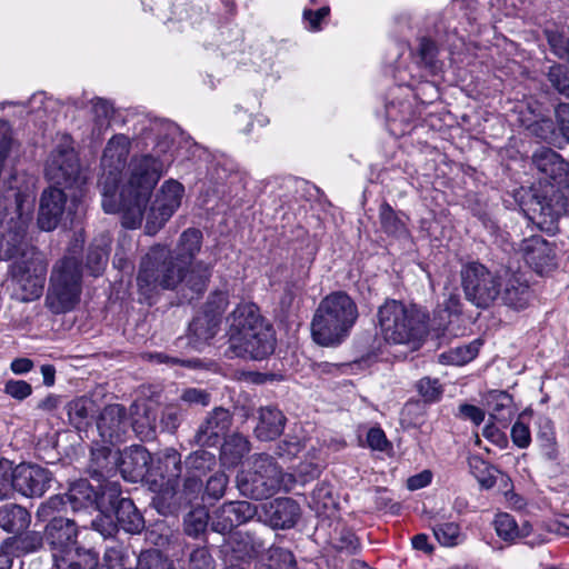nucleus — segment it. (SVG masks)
<instances>
[{
	"mask_svg": "<svg viewBox=\"0 0 569 569\" xmlns=\"http://www.w3.org/2000/svg\"><path fill=\"white\" fill-rule=\"evenodd\" d=\"M174 126L168 121L150 120L143 128V138L157 139L153 154L133 157L129 163V178L122 188L126 208L127 227L134 229L140 226L151 193L164 172V167L172 161L169 153L172 146L171 133Z\"/></svg>",
	"mask_w": 569,
	"mask_h": 569,
	"instance_id": "obj_1",
	"label": "nucleus"
},
{
	"mask_svg": "<svg viewBox=\"0 0 569 569\" xmlns=\"http://www.w3.org/2000/svg\"><path fill=\"white\" fill-rule=\"evenodd\" d=\"M201 247L202 232L196 228H189L180 234L174 251L162 244L151 247L139 266V292L150 298L158 288L176 289L183 279V271L193 263Z\"/></svg>",
	"mask_w": 569,
	"mask_h": 569,
	"instance_id": "obj_2",
	"label": "nucleus"
},
{
	"mask_svg": "<svg viewBox=\"0 0 569 569\" xmlns=\"http://www.w3.org/2000/svg\"><path fill=\"white\" fill-rule=\"evenodd\" d=\"M532 163L550 183L536 196L533 211L542 218L539 223L553 222L569 212V163L558 152L545 147L535 151Z\"/></svg>",
	"mask_w": 569,
	"mask_h": 569,
	"instance_id": "obj_3",
	"label": "nucleus"
},
{
	"mask_svg": "<svg viewBox=\"0 0 569 569\" xmlns=\"http://www.w3.org/2000/svg\"><path fill=\"white\" fill-rule=\"evenodd\" d=\"M358 308L349 295L336 291L325 297L311 321V335L322 347H336L350 335L358 319Z\"/></svg>",
	"mask_w": 569,
	"mask_h": 569,
	"instance_id": "obj_4",
	"label": "nucleus"
},
{
	"mask_svg": "<svg viewBox=\"0 0 569 569\" xmlns=\"http://www.w3.org/2000/svg\"><path fill=\"white\" fill-rule=\"evenodd\" d=\"M378 322L385 340L396 345L420 340L427 331L426 315L398 300H387L379 308Z\"/></svg>",
	"mask_w": 569,
	"mask_h": 569,
	"instance_id": "obj_5",
	"label": "nucleus"
},
{
	"mask_svg": "<svg viewBox=\"0 0 569 569\" xmlns=\"http://www.w3.org/2000/svg\"><path fill=\"white\" fill-rule=\"evenodd\" d=\"M149 462L150 455L142 446H131L121 455L103 447L91 452L89 472L101 480L119 471L124 480L138 482L147 475Z\"/></svg>",
	"mask_w": 569,
	"mask_h": 569,
	"instance_id": "obj_6",
	"label": "nucleus"
},
{
	"mask_svg": "<svg viewBox=\"0 0 569 569\" xmlns=\"http://www.w3.org/2000/svg\"><path fill=\"white\" fill-rule=\"evenodd\" d=\"M82 290L81 262L66 256L53 266L47 295V306L54 313L71 310L79 301Z\"/></svg>",
	"mask_w": 569,
	"mask_h": 569,
	"instance_id": "obj_7",
	"label": "nucleus"
},
{
	"mask_svg": "<svg viewBox=\"0 0 569 569\" xmlns=\"http://www.w3.org/2000/svg\"><path fill=\"white\" fill-rule=\"evenodd\" d=\"M283 476L281 468L271 456L260 453L253 457L249 470L238 473L237 487L244 497L254 500L267 499L281 488Z\"/></svg>",
	"mask_w": 569,
	"mask_h": 569,
	"instance_id": "obj_8",
	"label": "nucleus"
},
{
	"mask_svg": "<svg viewBox=\"0 0 569 569\" xmlns=\"http://www.w3.org/2000/svg\"><path fill=\"white\" fill-rule=\"evenodd\" d=\"M461 288L466 300L480 309L490 308L500 297L502 278L485 264L472 261L460 270Z\"/></svg>",
	"mask_w": 569,
	"mask_h": 569,
	"instance_id": "obj_9",
	"label": "nucleus"
},
{
	"mask_svg": "<svg viewBox=\"0 0 569 569\" xmlns=\"http://www.w3.org/2000/svg\"><path fill=\"white\" fill-rule=\"evenodd\" d=\"M46 177L51 187L81 192L86 178L81 173L78 156L68 140L59 143L46 162Z\"/></svg>",
	"mask_w": 569,
	"mask_h": 569,
	"instance_id": "obj_10",
	"label": "nucleus"
},
{
	"mask_svg": "<svg viewBox=\"0 0 569 569\" xmlns=\"http://www.w3.org/2000/svg\"><path fill=\"white\" fill-rule=\"evenodd\" d=\"M48 263L43 253L33 247L28 248L11 267V274L21 290L22 301L38 299L43 291Z\"/></svg>",
	"mask_w": 569,
	"mask_h": 569,
	"instance_id": "obj_11",
	"label": "nucleus"
},
{
	"mask_svg": "<svg viewBox=\"0 0 569 569\" xmlns=\"http://www.w3.org/2000/svg\"><path fill=\"white\" fill-rule=\"evenodd\" d=\"M78 193L73 191L70 194V204L67 206L68 196L63 189L49 187L43 190L38 213L39 228L43 231H51L58 227L64 217H70V220H72V216L77 213Z\"/></svg>",
	"mask_w": 569,
	"mask_h": 569,
	"instance_id": "obj_12",
	"label": "nucleus"
},
{
	"mask_svg": "<svg viewBox=\"0 0 569 569\" xmlns=\"http://www.w3.org/2000/svg\"><path fill=\"white\" fill-rule=\"evenodd\" d=\"M183 194L184 188L177 180H168L161 186L147 213L148 234L157 233L164 226L180 207Z\"/></svg>",
	"mask_w": 569,
	"mask_h": 569,
	"instance_id": "obj_13",
	"label": "nucleus"
},
{
	"mask_svg": "<svg viewBox=\"0 0 569 569\" xmlns=\"http://www.w3.org/2000/svg\"><path fill=\"white\" fill-rule=\"evenodd\" d=\"M276 338L270 323L262 320L241 336L240 341L229 342V349L237 357L261 360L274 351Z\"/></svg>",
	"mask_w": 569,
	"mask_h": 569,
	"instance_id": "obj_14",
	"label": "nucleus"
},
{
	"mask_svg": "<svg viewBox=\"0 0 569 569\" xmlns=\"http://www.w3.org/2000/svg\"><path fill=\"white\" fill-rule=\"evenodd\" d=\"M302 510L290 497H278L258 506V521L273 530H288L300 520Z\"/></svg>",
	"mask_w": 569,
	"mask_h": 569,
	"instance_id": "obj_15",
	"label": "nucleus"
},
{
	"mask_svg": "<svg viewBox=\"0 0 569 569\" xmlns=\"http://www.w3.org/2000/svg\"><path fill=\"white\" fill-rule=\"evenodd\" d=\"M253 518L258 519L257 505L247 500L228 501L213 511L210 526L213 531L226 535Z\"/></svg>",
	"mask_w": 569,
	"mask_h": 569,
	"instance_id": "obj_16",
	"label": "nucleus"
},
{
	"mask_svg": "<svg viewBox=\"0 0 569 569\" xmlns=\"http://www.w3.org/2000/svg\"><path fill=\"white\" fill-rule=\"evenodd\" d=\"M46 535L53 549V562H56L57 555L71 553L72 557H78L86 550L76 546L78 530L73 520L62 517L52 518L46 527Z\"/></svg>",
	"mask_w": 569,
	"mask_h": 569,
	"instance_id": "obj_17",
	"label": "nucleus"
},
{
	"mask_svg": "<svg viewBox=\"0 0 569 569\" xmlns=\"http://www.w3.org/2000/svg\"><path fill=\"white\" fill-rule=\"evenodd\" d=\"M52 473L34 463H19L16 466L17 492L27 498H40L51 486Z\"/></svg>",
	"mask_w": 569,
	"mask_h": 569,
	"instance_id": "obj_18",
	"label": "nucleus"
},
{
	"mask_svg": "<svg viewBox=\"0 0 569 569\" xmlns=\"http://www.w3.org/2000/svg\"><path fill=\"white\" fill-rule=\"evenodd\" d=\"M232 425L231 412L223 407L213 408L199 425L193 442L201 447H213L226 438Z\"/></svg>",
	"mask_w": 569,
	"mask_h": 569,
	"instance_id": "obj_19",
	"label": "nucleus"
},
{
	"mask_svg": "<svg viewBox=\"0 0 569 569\" xmlns=\"http://www.w3.org/2000/svg\"><path fill=\"white\" fill-rule=\"evenodd\" d=\"M129 427L127 410L118 403L104 407L97 421L99 435L110 445L121 442Z\"/></svg>",
	"mask_w": 569,
	"mask_h": 569,
	"instance_id": "obj_20",
	"label": "nucleus"
},
{
	"mask_svg": "<svg viewBox=\"0 0 569 569\" xmlns=\"http://www.w3.org/2000/svg\"><path fill=\"white\" fill-rule=\"evenodd\" d=\"M526 262L537 272L545 273L556 267L553 247L541 236L523 239L520 246Z\"/></svg>",
	"mask_w": 569,
	"mask_h": 569,
	"instance_id": "obj_21",
	"label": "nucleus"
},
{
	"mask_svg": "<svg viewBox=\"0 0 569 569\" xmlns=\"http://www.w3.org/2000/svg\"><path fill=\"white\" fill-rule=\"evenodd\" d=\"M130 152V140L124 134L113 136L107 143L102 158L101 168L103 178H121Z\"/></svg>",
	"mask_w": 569,
	"mask_h": 569,
	"instance_id": "obj_22",
	"label": "nucleus"
},
{
	"mask_svg": "<svg viewBox=\"0 0 569 569\" xmlns=\"http://www.w3.org/2000/svg\"><path fill=\"white\" fill-rule=\"evenodd\" d=\"M264 318L256 303L241 302L228 316V342L240 341L241 336L253 329Z\"/></svg>",
	"mask_w": 569,
	"mask_h": 569,
	"instance_id": "obj_23",
	"label": "nucleus"
},
{
	"mask_svg": "<svg viewBox=\"0 0 569 569\" xmlns=\"http://www.w3.org/2000/svg\"><path fill=\"white\" fill-rule=\"evenodd\" d=\"M261 548L249 533H233L224 546L226 563H243L254 558Z\"/></svg>",
	"mask_w": 569,
	"mask_h": 569,
	"instance_id": "obj_24",
	"label": "nucleus"
},
{
	"mask_svg": "<svg viewBox=\"0 0 569 569\" xmlns=\"http://www.w3.org/2000/svg\"><path fill=\"white\" fill-rule=\"evenodd\" d=\"M483 406L489 416L506 427L513 417L516 409L512 397L501 390H490L483 397Z\"/></svg>",
	"mask_w": 569,
	"mask_h": 569,
	"instance_id": "obj_25",
	"label": "nucleus"
},
{
	"mask_svg": "<svg viewBox=\"0 0 569 569\" xmlns=\"http://www.w3.org/2000/svg\"><path fill=\"white\" fill-rule=\"evenodd\" d=\"M286 417L271 406L259 410V421L254 428L256 437L261 441H271L279 437L284 428Z\"/></svg>",
	"mask_w": 569,
	"mask_h": 569,
	"instance_id": "obj_26",
	"label": "nucleus"
},
{
	"mask_svg": "<svg viewBox=\"0 0 569 569\" xmlns=\"http://www.w3.org/2000/svg\"><path fill=\"white\" fill-rule=\"evenodd\" d=\"M530 297L529 286L516 274H510L507 280H502L498 300L505 306L517 310L525 309L529 303Z\"/></svg>",
	"mask_w": 569,
	"mask_h": 569,
	"instance_id": "obj_27",
	"label": "nucleus"
},
{
	"mask_svg": "<svg viewBox=\"0 0 569 569\" xmlns=\"http://www.w3.org/2000/svg\"><path fill=\"white\" fill-rule=\"evenodd\" d=\"M66 498L72 511L98 509V492L88 480L80 479L71 483Z\"/></svg>",
	"mask_w": 569,
	"mask_h": 569,
	"instance_id": "obj_28",
	"label": "nucleus"
},
{
	"mask_svg": "<svg viewBox=\"0 0 569 569\" xmlns=\"http://www.w3.org/2000/svg\"><path fill=\"white\" fill-rule=\"evenodd\" d=\"M31 513L17 503H7L0 508V527L9 533H20L29 528Z\"/></svg>",
	"mask_w": 569,
	"mask_h": 569,
	"instance_id": "obj_29",
	"label": "nucleus"
},
{
	"mask_svg": "<svg viewBox=\"0 0 569 569\" xmlns=\"http://www.w3.org/2000/svg\"><path fill=\"white\" fill-rule=\"evenodd\" d=\"M214 262V260L208 262L204 260H198L191 263V266L187 267L183 271V279L181 282H184L186 287L192 292L197 295L203 293L212 276Z\"/></svg>",
	"mask_w": 569,
	"mask_h": 569,
	"instance_id": "obj_30",
	"label": "nucleus"
},
{
	"mask_svg": "<svg viewBox=\"0 0 569 569\" xmlns=\"http://www.w3.org/2000/svg\"><path fill=\"white\" fill-rule=\"evenodd\" d=\"M112 511L117 518L118 527L126 532L136 535L144 528V519L131 499L120 500Z\"/></svg>",
	"mask_w": 569,
	"mask_h": 569,
	"instance_id": "obj_31",
	"label": "nucleus"
},
{
	"mask_svg": "<svg viewBox=\"0 0 569 569\" xmlns=\"http://www.w3.org/2000/svg\"><path fill=\"white\" fill-rule=\"evenodd\" d=\"M69 422L78 430L89 427L96 413V403L87 397H79L66 406Z\"/></svg>",
	"mask_w": 569,
	"mask_h": 569,
	"instance_id": "obj_32",
	"label": "nucleus"
},
{
	"mask_svg": "<svg viewBox=\"0 0 569 569\" xmlns=\"http://www.w3.org/2000/svg\"><path fill=\"white\" fill-rule=\"evenodd\" d=\"M220 319L214 316L200 313L193 318L189 325V337L194 346L199 349L201 345L211 340L218 332Z\"/></svg>",
	"mask_w": 569,
	"mask_h": 569,
	"instance_id": "obj_33",
	"label": "nucleus"
},
{
	"mask_svg": "<svg viewBox=\"0 0 569 569\" xmlns=\"http://www.w3.org/2000/svg\"><path fill=\"white\" fill-rule=\"evenodd\" d=\"M110 241L107 237L96 238L88 248L86 267L91 276L99 277L109 260Z\"/></svg>",
	"mask_w": 569,
	"mask_h": 569,
	"instance_id": "obj_34",
	"label": "nucleus"
},
{
	"mask_svg": "<svg viewBox=\"0 0 569 569\" xmlns=\"http://www.w3.org/2000/svg\"><path fill=\"white\" fill-rule=\"evenodd\" d=\"M120 179L117 178H103L101 177L99 180V188L101 189V196H102V208L104 212L107 213H116L118 211H122L123 213V226L127 227V217H126V208H124V201L122 197V192L120 193V197L118 198V187H119Z\"/></svg>",
	"mask_w": 569,
	"mask_h": 569,
	"instance_id": "obj_35",
	"label": "nucleus"
},
{
	"mask_svg": "<svg viewBox=\"0 0 569 569\" xmlns=\"http://www.w3.org/2000/svg\"><path fill=\"white\" fill-rule=\"evenodd\" d=\"M43 538L38 531H22L7 538L2 542V550L14 553H29L38 550L42 546Z\"/></svg>",
	"mask_w": 569,
	"mask_h": 569,
	"instance_id": "obj_36",
	"label": "nucleus"
},
{
	"mask_svg": "<svg viewBox=\"0 0 569 569\" xmlns=\"http://www.w3.org/2000/svg\"><path fill=\"white\" fill-rule=\"evenodd\" d=\"M537 442L546 459L553 461L559 457V446L553 422L549 418H539Z\"/></svg>",
	"mask_w": 569,
	"mask_h": 569,
	"instance_id": "obj_37",
	"label": "nucleus"
},
{
	"mask_svg": "<svg viewBox=\"0 0 569 569\" xmlns=\"http://www.w3.org/2000/svg\"><path fill=\"white\" fill-rule=\"evenodd\" d=\"M468 465L471 475L476 478L482 489H491L496 485L498 476H501L502 479L509 480L508 477L502 475L495 466L485 461L479 456L470 457L468 459Z\"/></svg>",
	"mask_w": 569,
	"mask_h": 569,
	"instance_id": "obj_38",
	"label": "nucleus"
},
{
	"mask_svg": "<svg viewBox=\"0 0 569 569\" xmlns=\"http://www.w3.org/2000/svg\"><path fill=\"white\" fill-rule=\"evenodd\" d=\"M462 312V303L458 293H450L445 301L443 309L435 311L431 320V327L441 331L442 335L449 329L450 317L459 316Z\"/></svg>",
	"mask_w": 569,
	"mask_h": 569,
	"instance_id": "obj_39",
	"label": "nucleus"
},
{
	"mask_svg": "<svg viewBox=\"0 0 569 569\" xmlns=\"http://www.w3.org/2000/svg\"><path fill=\"white\" fill-rule=\"evenodd\" d=\"M250 451V442L241 433L234 432L224 439L221 458L229 465H237Z\"/></svg>",
	"mask_w": 569,
	"mask_h": 569,
	"instance_id": "obj_40",
	"label": "nucleus"
},
{
	"mask_svg": "<svg viewBox=\"0 0 569 569\" xmlns=\"http://www.w3.org/2000/svg\"><path fill=\"white\" fill-rule=\"evenodd\" d=\"M481 342L476 340L469 345L457 346L439 355V362L443 365L462 366L475 359Z\"/></svg>",
	"mask_w": 569,
	"mask_h": 569,
	"instance_id": "obj_41",
	"label": "nucleus"
},
{
	"mask_svg": "<svg viewBox=\"0 0 569 569\" xmlns=\"http://www.w3.org/2000/svg\"><path fill=\"white\" fill-rule=\"evenodd\" d=\"M53 565L56 569H96L98 553L89 549L82 551L78 557H72L71 553L67 556L57 555Z\"/></svg>",
	"mask_w": 569,
	"mask_h": 569,
	"instance_id": "obj_42",
	"label": "nucleus"
},
{
	"mask_svg": "<svg viewBox=\"0 0 569 569\" xmlns=\"http://www.w3.org/2000/svg\"><path fill=\"white\" fill-rule=\"evenodd\" d=\"M209 520H211V517L206 507L198 506L184 516V532L189 537L198 538L206 532Z\"/></svg>",
	"mask_w": 569,
	"mask_h": 569,
	"instance_id": "obj_43",
	"label": "nucleus"
},
{
	"mask_svg": "<svg viewBox=\"0 0 569 569\" xmlns=\"http://www.w3.org/2000/svg\"><path fill=\"white\" fill-rule=\"evenodd\" d=\"M257 569H297L293 553L289 549L272 546L268 549L266 562Z\"/></svg>",
	"mask_w": 569,
	"mask_h": 569,
	"instance_id": "obj_44",
	"label": "nucleus"
},
{
	"mask_svg": "<svg viewBox=\"0 0 569 569\" xmlns=\"http://www.w3.org/2000/svg\"><path fill=\"white\" fill-rule=\"evenodd\" d=\"M379 220L382 230L388 234L400 237L407 232L405 222L388 202L380 204Z\"/></svg>",
	"mask_w": 569,
	"mask_h": 569,
	"instance_id": "obj_45",
	"label": "nucleus"
},
{
	"mask_svg": "<svg viewBox=\"0 0 569 569\" xmlns=\"http://www.w3.org/2000/svg\"><path fill=\"white\" fill-rule=\"evenodd\" d=\"M184 465L188 473L203 476L214 467L216 457L206 450H197L186 458Z\"/></svg>",
	"mask_w": 569,
	"mask_h": 569,
	"instance_id": "obj_46",
	"label": "nucleus"
},
{
	"mask_svg": "<svg viewBox=\"0 0 569 569\" xmlns=\"http://www.w3.org/2000/svg\"><path fill=\"white\" fill-rule=\"evenodd\" d=\"M104 479L98 480L100 482L101 492L98 493V509H108L113 510L120 500L124 498L121 497V487L117 481H109Z\"/></svg>",
	"mask_w": 569,
	"mask_h": 569,
	"instance_id": "obj_47",
	"label": "nucleus"
},
{
	"mask_svg": "<svg viewBox=\"0 0 569 569\" xmlns=\"http://www.w3.org/2000/svg\"><path fill=\"white\" fill-rule=\"evenodd\" d=\"M17 492L16 466L8 460L0 461V500L10 499Z\"/></svg>",
	"mask_w": 569,
	"mask_h": 569,
	"instance_id": "obj_48",
	"label": "nucleus"
},
{
	"mask_svg": "<svg viewBox=\"0 0 569 569\" xmlns=\"http://www.w3.org/2000/svg\"><path fill=\"white\" fill-rule=\"evenodd\" d=\"M437 56L438 48L436 43L430 39L422 38L418 48V57L420 59V63L432 73H436L441 69V63L437 59Z\"/></svg>",
	"mask_w": 569,
	"mask_h": 569,
	"instance_id": "obj_49",
	"label": "nucleus"
},
{
	"mask_svg": "<svg viewBox=\"0 0 569 569\" xmlns=\"http://www.w3.org/2000/svg\"><path fill=\"white\" fill-rule=\"evenodd\" d=\"M436 539L445 547H453L461 542L460 528L455 522L438 523L433 527Z\"/></svg>",
	"mask_w": 569,
	"mask_h": 569,
	"instance_id": "obj_50",
	"label": "nucleus"
},
{
	"mask_svg": "<svg viewBox=\"0 0 569 569\" xmlns=\"http://www.w3.org/2000/svg\"><path fill=\"white\" fill-rule=\"evenodd\" d=\"M550 86L560 94L569 98V67L553 64L547 73Z\"/></svg>",
	"mask_w": 569,
	"mask_h": 569,
	"instance_id": "obj_51",
	"label": "nucleus"
},
{
	"mask_svg": "<svg viewBox=\"0 0 569 569\" xmlns=\"http://www.w3.org/2000/svg\"><path fill=\"white\" fill-rule=\"evenodd\" d=\"M333 548L339 553L352 556L359 552L361 549L358 537L350 529H341L332 542Z\"/></svg>",
	"mask_w": 569,
	"mask_h": 569,
	"instance_id": "obj_52",
	"label": "nucleus"
},
{
	"mask_svg": "<svg viewBox=\"0 0 569 569\" xmlns=\"http://www.w3.org/2000/svg\"><path fill=\"white\" fill-rule=\"evenodd\" d=\"M545 34L551 51L558 58L569 61V34L553 29L546 30Z\"/></svg>",
	"mask_w": 569,
	"mask_h": 569,
	"instance_id": "obj_53",
	"label": "nucleus"
},
{
	"mask_svg": "<svg viewBox=\"0 0 569 569\" xmlns=\"http://www.w3.org/2000/svg\"><path fill=\"white\" fill-rule=\"evenodd\" d=\"M495 529L497 535L506 540L513 541L518 539V523L509 513H499L495 518Z\"/></svg>",
	"mask_w": 569,
	"mask_h": 569,
	"instance_id": "obj_54",
	"label": "nucleus"
},
{
	"mask_svg": "<svg viewBox=\"0 0 569 569\" xmlns=\"http://www.w3.org/2000/svg\"><path fill=\"white\" fill-rule=\"evenodd\" d=\"M416 387L426 402L439 401L443 393V388L437 378L423 377L417 382Z\"/></svg>",
	"mask_w": 569,
	"mask_h": 569,
	"instance_id": "obj_55",
	"label": "nucleus"
},
{
	"mask_svg": "<svg viewBox=\"0 0 569 569\" xmlns=\"http://www.w3.org/2000/svg\"><path fill=\"white\" fill-rule=\"evenodd\" d=\"M211 393L201 388L189 387L182 389L179 399L190 407H208L211 402Z\"/></svg>",
	"mask_w": 569,
	"mask_h": 569,
	"instance_id": "obj_56",
	"label": "nucleus"
},
{
	"mask_svg": "<svg viewBox=\"0 0 569 569\" xmlns=\"http://www.w3.org/2000/svg\"><path fill=\"white\" fill-rule=\"evenodd\" d=\"M98 516L91 521L93 530L99 532L103 538L113 537L118 530V523L112 519L111 515L104 512V509H98Z\"/></svg>",
	"mask_w": 569,
	"mask_h": 569,
	"instance_id": "obj_57",
	"label": "nucleus"
},
{
	"mask_svg": "<svg viewBox=\"0 0 569 569\" xmlns=\"http://www.w3.org/2000/svg\"><path fill=\"white\" fill-rule=\"evenodd\" d=\"M228 306V293L224 291L216 290L211 292L204 305L202 313L207 316H214L221 320V315Z\"/></svg>",
	"mask_w": 569,
	"mask_h": 569,
	"instance_id": "obj_58",
	"label": "nucleus"
},
{
	"mask_svg": "<svg viewBox=\"0 0 569 569\" xmlns=\"http://www.w3.org/2000/svg\"><path fill=\"white\" fill-rule=\"evenodd\" d=\"M3 392L14 400L23 401L32 393V387L24 380L9 379L3 385Z\"/></svg>",
	"mask_w": 569,
	"mask_h": 569,
	"instance_id": "obj_59",
	"label": "nucleus"
},
{
	"mask_svg": "<svg viewBox=\"0 0 569 569\" xmlns=\"http://www.w3.org/2000/svg\"><path fill=\"white\" fill-rule=\"evenodd\" d=\"M183 419L182 409L176 406H168L161 413L160 425L163 430L173 432L178 429Z\"/></svg>",
	"mask_w": 569,
	"mask_h": 569,
	"instance_id": "obj_60",
	"label": "nucleus"
},
{
	"mask_svg": "<svg viewBox=\"0 0 569 569\" xmlns=\"http://www.w3.org/2000/svg\"><path fill=\"white\" fill-rule=\"evenodd\" d=\"M510 436L513 445L518 448L525 449L528 448L531 443V432L529 426L521 420V416L513 423Z\"/></svg>",
	"mask_w": 569,
	"mask_h": 569,
	"instance_id": "obj_61",
	"label": "nucleus"
},
{
	"mask_svg": "<svg viewBox=\"0 0 569 569\" xmlns=\"http://www.w3.org/2000/svg\"><path fill=\"white\" fill-rule=\"evenodd\" d=\"M126 550L121 545L114 543L106 549L103 563L108 569H123Z\"/></svg>",
	"mask_w": 569,
	"mask_h": 569,
	"instance_id": "obj_62",
	"label": "nucleus"
},
{
	"mask_svg": "<svg viewBox=\"0 0 569 569\" xmlns=\"http://www.w3.org/2000/svg\"><path fill=\"white\" fill-rule=\"evenodd\" d=\"M227 485V475L224 472H216L207 480L204 492L212 499H220L224 495Z\"/></svg>",
	"mask_w": 569,
	"mask_h": 569,
	"instance_id": "obj_63",
	"label": "nucleus"
},
{
	"mask_svg": "<svg viewBox=\"0 0 569 569\" xmlns=\"http://www.w3.org/2000/svg\"><path fill=\"white\" fill-rule=\"evenodd\" d=\"M330 14V8L325 6L318 10L305 9L302 12L303 21L309 31L321 30V22Z\"/></svg>",
	"mask_w": 569,
	"mask_h": 569,
	"instance_id": "obj_64",
	"label": "nucleus"
}]
</instances>
